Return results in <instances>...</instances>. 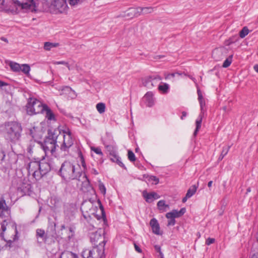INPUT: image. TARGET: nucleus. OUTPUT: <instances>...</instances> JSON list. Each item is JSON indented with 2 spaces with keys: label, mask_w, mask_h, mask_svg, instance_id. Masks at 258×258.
<instances>
[{
  "label": "nucleus",
  "mask_w": 258,
  "mask_h": 258,
  "mask_svg": "<svg viewBox=\"0 0 258 258\" xmlns=\"http://www.w3.org/2000/svg\"><path fill=\"white\" fill-rule=\"evenodd\" d=\"M34 0H27L25 2L20 3L18 0H0V11L14 12L13 6H18L26 12H34L37 10V6Z\"/></svg>",
  "instance_id": "1"
},
{
  "label": "nucleus",
  "mask_w": 258,
  "mask_h": 258,
  "mask_svg": "<svg viewBox=\"0 0 258 258\" xmlns=\"http://www.w3.org/2000/svg\"><path fill=\"white\" fill-rule=\"evenodd\" d=\"M0 217L2 219L4 218L2 220L1 228L3 232L5 231L6 230L7 226H8L9 228H11L12 230L14 231L15 235L11 239H6L4 238V234H2V237L4 239L5 241L8 242H12L18 239L17 236V231L16 229V226L14 223L11 221V216H10V210L7 206L5 201H0Z\"/></svg>",
  "instance_id": "2"
},
{
  "label": "nucleus",
  "mask_w": 258,
  "mask_h": 258,
  "mask_svg": "<svg viewBox=\"0 0 258 258\" xmlns=\"http://www.w3.org/2000/svg\"><path fill=\"white\" fill-rule=\"evenodd\" d=\"M34 1L37 6V10L34 12L42 10L56 14L66 12L68 8L66 0H42V8L39 7L36 0Z\"/></svg>",
  "instance_id": "3"
},
{
  "label": "nucleus",
  "mask_w": 258,
  "mask_h": 258,
  "mask_svg": "<svg viewBox=\"0 0 258 258\" xmlns=\"http://www.w3.org/2000/svg\"><path fill=\"white\" fill-rule=\"evenodd\" d=\"M60 132L58 131V134L56 131L53 133L49 132L48 136L46 138L43 143L37 145H40L45 153V155H53L54 154L56 148V140Z\"/></svg>",
  "instance_id": "4"
},
{
  "label": "nucleus",
  "mask_w": 258,
  "mask_h": 258,
  "mask_svg": "<svg viewBox=\"0 0 258 258\" xmlns=\"http://www.w3.org/2000/svg\"><path fill=\"white\" fill-rule=\"evenodd\" d=\"M59 174L66 181L74 179L80 180L81 176L80 172L76 171L75 166L70 162H63L59 170Z\"/></svg>",
  "instance_id": "5"
},
{
  "label": "nucleus",
  "mask_w": 258,
  "mask_h": 258,
  "mask_svg": "<svg viewBox=\"0 0 258 258\" xmlns=\"http://www.w3.org/2000/svg\"><path fill=\"white\" fill-rule=\"evenodd\" d=\"M21 131V125L17 122H10L6 124V137L12 141L19 139Z\"/></svg>",
  "instance_id": "6"
},
{
  "label": "nucleus",
  "mask_w": 258,
  "mask_h": 258,
  "mask_svg": "<svg viewBox=\"0 0 258 258\" xmlns=\"http://www.w3.org/2000/svg\"><path fill=\"white\" fill-rule=\"evenodd\" d=\"M27 112L29 115L43 112L46 105L42 104L35 98H30L27 104Z\"/></svg>",
  "instance_id": "7"
},
{
  "label": "nucleus",
  "mask_w": 258,
  "mask_h": 258,
  "mask_svg": "<svg viewBox=\"0 0 258 258\" xmlns=\"http://www.w3.org/2000/svg\"><path fill=\"white\" fill-rule=\"evenodd\" d=\"M63 142L60 145V149L66 154L69 152V149L74 144V139L71 131L69 129H66L62 131Z\"/></svg>",
  "instance_id": "8"
},
{
  "label": "nucleus",
  "mask_w": 258,
  "mask_h": 258,
  "mask_svg": "<svg viewBox=\"0 0 258 258\" xmlns=\"http://www.w3.org/2000/svg\"><path fill=\"white\" fill-rule=\"evenodd\" d=\"M104 231L102 229H99L90 234L91 242L94 246L105 244L106 241L105 240L104 236Z\"/></svg>",
  "instance_id": "9"
},
{
  "label": "nucleus",
  "mask_w": 258,
  "mask_h": 258,
  "mask_svg": "<svg viewBox=\"0 0 258 258\" xmlns=\"http://www.w3.org/2000/svg\"><path fill=\"white\" fill-rule=\"evenodd\" d=\"M162 80V78L159 75L149 76L144 77L142 79L143 86L149 89H151L156 87L159 81Z\"/></svg>",
  "instance_id": "10"
},
{
  "label": "nucleus",
  "mask_w": 258,
  "mask_h": 258,
  "mask_svg": "<svg viewBox=\"0 0 258 258\" xmlns=\"http://www.w3.org/2000/svg\"><path fill=\"white\" fill-rule=\"evenodd\" d=\"M104 245L105 244H102L99 245L98 246H95V247H94L93 250H90L89 251L85 250L83 251L82 255L84 258H85V255L86 254L87 255L88 253L89 256H92V254L94 253V254L96 253L97 254L96 257L104 258Z\"/></svg>",
  "instance_id": "11"
},
{
  "label": "nucleus",
  "mask_w": 258,
  "mask_h": 258,
  "mask_svg": "<svg viewBox=\"0 0 258 258\" xmlns=\"http://www.w3.org/2000/svg\"><path fill=\"white\" fill-rule=\"evenodd\" d=\"M39 166L38 161H30L26 166L28 175L32 174L35 178L39 177Z\"/></svg>",
  "instance_id": "12"
},
{
  "label": "nucleus",
  "mask_w": 258,
  "mask_h": 258,
  "mask_svg": "<svg viewBox=\"0 0 258 258\" xmlns=\"http://www.w3.org/2000/svg\"><path fill=\"white\" fill-rule=\"evenodd\" d=\"M59 91L60 95H64L69 99H74L77 96L75 91L69 86L63 87Z\"/></svg>",
  "instance_id": "13"
},
{
  "label": "nucleus",
  "mask_w": 258,
  "mask_h": 258,
  "mask_svg": "<svg viewBox=\"0 0 258 258\" xmlns=\"http://www.w3.org/2000/svg\"><path fill=\"white\" fill-rule=\"evenodd\" d=\"M39 177L45 175L52 168L49 163L44 161L39 162Z\"/></svg>",
  "instance_id": "14"
},
{
  "label": "nucleus",
  "mask_w": 258,
  "mask_h": 258,
  "mask_svg": "<svg viewBox=\"0 0 258 258\" xmlns=\"http://www.w3.org/2000/svg\"><path fill=\"white\" fill-rule=\"evenodd\" d=\"M130 10L131 13H134V15L136 16L140 15L141 13L143 14H147L151 13L153 11V9L151 7H139L137 9L131 8Z\"/></svg>",
  "instance_id": "15"
},
{
  "label": "nucleus",
  "mask_w": 258,
  "mask_h": 258,
  "mask_svg": "<svg viewBox=\"0 0 258 258\" xmlns=\"http://www.w3.org/2000/svg\"><path fill=\"white\" fill-rule=\"evenodd\" d=\"M186 212L184 208H181L180 211H178L176 210H172L171 212L167 213L166 214V218H178L182 216Z\"/></svg>",
  "instance_id": "16"
},
{
  "label": "nucleus",
  "mask_w": 258,
  "mask_h": 258,
  "mask_svg": "<svg viewBox=\"0 0 258 258\" xmlns=\"http://www.w3.org/2000/svg\"><path fill=\"white\" fill-rule=\"evenodd\" d=\"M36 236L37 241L39 243H42L43 241H46L47 238V235L45 231L42 229H37L36 231Z\"/></svg>",
  "instance_id": "17"
},
{
  "label": "nucleus",
  "mask_w": 258,
  "mask_h": 258,
  "mask_svg": "<svg viewBox=\"0 0 258 258\" xmlns=\"http://www.w3.org/2000/svg\"><path fill=\"white\" fill-rule=\"evenodd\" d=\"M154 94L152 92H148L144 96L145 103L148 107H152L154 104Z\"/></svg>",
  "instance_id": "18"
},
{
  "label": "nucleus",
  "mask_w": 258,
  "mask_h": 258,
  "mask_svg": "<svg viewBox=\"0 0 258 258\" xmlns=\"http://www.w3.org/2000/svg\"><path fill=\"white\" fill-rule=\"evenodd\" d=\"M150 224L153 232L157 235L160 234V227L157 220L155 218H153L151 220Z\"/></svg>",
  "instance_id": "19"
},
{
  "label": "nucleus",
  "mask_w": 258,
  "mask_h": 258,
  "mask_svg": "<svg viewBox=\"0 0 258 258\" xmlns=\"http://www.w3.org/2000/svg\"><path fill=\"white\" fill-rule=\"evenodd\" d=\"M43 112H45V117L49 120H55V118L54 113L46 105V108L44 110Z\"/></svg>",
  "instance_id": "20"
},
{
  "label": "nucleus",
  "mask_w": 258,
  "mask_h": 258,
  "mask_svg": "<svg viewBox=\"0 0 258 258\" xmlns=\"http://www.w3.org/2000/svg\"><path fill=\"white\" fill-rule=\"evenodd\" d=\"M110 160L118 164L120 167H124V164L120 161V158L116 154V152L113 154H110Z\"/></svg>",
  "instance_id": "21"
},
{
  "label": "nucleus",
  "mask_w": 258,
  "mask_h": 258,
  "mask_svg": "<svg viewBox=\"0 0 258 258\" xmlns=\"http://www.w3.org/2000/svg\"><path fill=\"white\" fill-rule=\"evenodd\" d=\"M59 46L58 43H52L50 42H45L44 43V49L46 51H49L52 48L57 47Z\"/></svg>",
  "instance_id": "22"
},
{
  "label": "nucleus",
  "mask_w": 258,
  "mask_h": 258,
  "mask_svg": "<svg viewBox=\"0 0 258 258\" xmlns=\"http://www.w3.org/2000/svg\"><path fill=\"white\" fill-rule=\"evenodd\" d=\"M9 65L11 68V69L15 72H19L21 69L20 64L15 62L10 61Z\"/></svg>",
  "instance_id": "23"
},
{
  "label": "nucleus",
  "mask_w": 258,
  "mask_h": 258,
  "mask_svg": "<svg viewBox=\"0 0 258 258\" xmlns=\"http://www.w3.org/2000/svg\"><path fill=\"white\" fill-rule=\"evenodd\" d=\"M59 258H78V257L76 254L72 252L66 251L62 252Z\"/></svg>",
  "instance_id": "24"
},
{
  "label": "nucleus",
  "mask_w": 258,
  "mask_h": 258,
  "mask_svg": "<svg viewBox=\"0 0 258 258\" xmlns=\"http://www.w3.org/2000/svg\"><path fill=\"white\" fill-rule=\"evenodd\" d=\"M222 54V51L219 49H215L212 52L213 57L216 60H218L221 58Z\"/></svg>",
  "instance_id": "25"
},
{
  "label": "nucleus",
  "mask_w": 258,
  "mask_h": 258,
  "mask_svg": "<svg viewBox=\"0 0 258 258\" xmlns=\"http://www.w3.org/2000/svg\"><path fill=\"white\" fill-rule=\"evenodd\" d=\"M143 196L148 203H151L154 201V197H153L152 192L147 193L146 191H144Z\"/></svg>",
  "instance_id": "26"
},
{
  "label": "nucleus",
  "mask_w": 258,
  "mask_h": 258,
  "mask_svg": "<svg viewBox=\"0 0 258 258\" xmlns=\"http://www.w3.org/2000/svg\"><path fill=\"white\" fill-rule=\"evenodd\" d=\"M157 206L160 210L165 211V208H169V205L165 204L164 200H160L157 203Z\"/></svg>",
  "instance_id": "27"
},
{
  "label": "nucleus",
  "mask_w": 258,
  "mask_h": 258,
  "mask_svg": "<svg viewBox=\"0 0 258 258\" xmlns=\"http://www.w3.org/2000/svg\"><path fill=\"white\" fill-rule=\"evenodd\" d=\"M105 104L103 103L100 102L96 105V109L100 114L103 113L105 112Z\"/></svg>",
  "instance_id": "28"
},
{
  "label": "nucleus",
  "mask_w": 258,
  "mask_h": 258,
  "mask_svg": "<svg viewBox=\"0 0 258 258\" xmlns=\"http://www.w3.org/2000/svg\"><path fill=\"white\" fill-rule=\"evenodd\" d=\"M169 88V85L166 83L160 84L158 86L159 90L163 93H167Z\"/></svg>",
  "instance_id": "29"
},
{
  "label": "nucleus",
  "mask_w": 258,
  "mask_h": 258,
  "mask_svg": "<svg viewBox=\"0 0 258 258\" xmlns=\"http://www.w3.org/2000/svg\"><path fill=\"white\" fill-rule=\"evenodd\" d=\"M197 187L194 185L191 186L187 190L186 194L187 197L190 198L192 195L195 194L197 190Z\"/></svg>",
  "instance_id": "30"
},
{
  "label": "nucleus",
  "mask_w": 258,
  "mask_h": 258,
  "mask_svg": "<svg viewBox=\"0 0 258 258\" xmlns=\"http://www.w3.org/2000/svg\"><path fill=\"white\" fill-rule=\"evenodd\" d=\"M21 67V69L20 71H21L23 73H24L25 74H28L30 71V66L27 64H23Z\"/></svg>",
  "instance_id": "31"
},
{
  "label": "nucleus",
  "mask_w": 258,
  "mask_h": 258,
  "mask_svg": "<svg viewBox=\"0 0 258 258\" xmlns=\"http://www.w3.org/2000/svg\"><path fill=\"white\" fill-rule=\"evenodd\" d=\"M249 33V30L246 27H244L239 32V36L241 38L245 37Z\"/></svg>",
  "instance_id": "32"
},
{
  "label": "nucleus",
  "mask_w": 258,
  "mask_h": 258,
  "mask_svg": "<svg viewBox=\"0 0 258 258\" xmlns=\"http://www.w3.org/2000/svg\"><path fill=\"white\" fill-rule=\"evenodd\" d=\"M233 55H231L229 56L223 62L222 67L223 68H227L229 67L232 62V59Z\"/></svg>",
  "instance_id": "33"
},
{
  "label": "nucleus",
  "mask_w": 258,
  "mask_h": 258,
  "mask_svg": "<svg viewBox=\"0 0 258 258\" xmlns=\"http://www.w3.org/2000/svg\"><path fill=\"white\" fill-rule=\"evenodd\" d=\"M105 148L109 153V154H113L116 152V148L112 145H105Z\"/></svg>",
  "instance_id": "34"
},
{
  "label": "nucleus",
  "mask_w": 258,
  "mask_h": 258,
  "mask_svg": "<svg viewBox=\"0 0 258 258\" xmlns=\"http://www.w3.org/2000/svg\"><path fill=\"white\" fill-rule=\"evenodd\" d=\"M230 148V146H228V147H225L223 148V150L221 152V154L219 157V160H222L224 157L228 153L229 150Z\"/></svg>",
  "instance_id": "35"
},
{
  "label": "nucleus",
  "mask_w": 258,
  "mask_h": 258,
  "mask_svg": "<svg viewBox=\"0 0 258 258\" xmlns=\"http://www.w3.org/2000/svg\"><path fill=\"white\" fill-rule=\"evenodd\" d=\"M203 114L200 113L199 115V118L196 120V128H200L201 126L202 121V118H203Z\"/></svg>",
  "instance_id": "36"
},
{
  "label": "nucleus",
  "mask_w": 258,
  "mask_h": 258,
  "mask_svg": "<svg viewBox=\"0 0 258 258\" xmlns=\"http://www.w3.org/2000/svg\"><path fill=\"white\" fill-rule=\"evenodd\" d=\"M127 156L129 160L131 161V162H134L136 159L134 153L131 150L128 151Z\"/></svg>",
  "instance_id": "37"
},
{
  "label": "nucleus",
  "mask_w": 258,
  "mask_h": 258,
  "mask_svg": "<svg viewBox=\"0 0 258 258\" xmlns=\"http://www.w3.org/2000/svg\"><path fill=\"white\" fill-rule=\"evenodd\" d=\"M35 143L34 141H31L30 145L28 147L27 150L30 154H32L33 153V150L34 147H35Z\"/></svg>",
  "instance_id": "38"
},
{
  "label": "nucleus",
  "mask_w": 258,
  "mask_h": 258,
  "mask_svg": "<svg viewBox=\"0 0 258 258\" xmlns=\"http://www.w3.org/2000/svg\"><path fill=\"white\" fill-rule=\"evenodd\" d=\"M91 149L92 151H94L97 154L100 155L101 156L103 155V153L102 152L100 148L92 147L91 148Z\"/></svg>",
  "instance_id": "39"
},
{
  "label": "nucleus",
  "mask_w": 258,
  "mask_h": 258,
  "mask_svg": "<svg viewBox=\"0 0 258 258\" xmlns=\"http://www.w3.org/2000/svg\"><path fill=\"white\" fill-rule=\"evenodd\" d=\"M148 180L149 181H152V183L155 184H158L159 181V179L154 176H151L149 178Z\"/></svg>",
  "instance_id": "40"
},
{
  "label": "nucleus",
  "mask_w": 258,
  "mask_h": 258,
  "mask_svg": "<svg viewBox=\"0 0 258 258\" xmlns=\"http://www.w3.org/2000/svg\"><path fill=\"white\" fill-rule=\"evenodd\" d=\"M99 188L101 193L105 195L106 193V188L102 182H99Z\"/></svg>",
  "instance_id": "41"
},
{
  "label": "nucleus",
  "mask_w": 258,
  "mask_h": 258,
  "mask_svg": "<svg viewBox=\"0 0 258 258\" xmlns=\"http://www.w3.org/2000/svg\"><path fill=\"white\" fill-rule=\"evenodd\" d=\"M154 248L156 251L159 253L161 258H164L163 254L161 252L160 246L158 245H155L154 246Z\"/></svg>",
  "instance_id": "42"
},
{
  "label": "nucleus",
  "mask_w": 258,
  "mask_h": 258,
  "mask_svg": "<svg viewBox=\"0 0 258 258\" xmlns=\"http://www.w3.org/2000/svg\"><path fill=\"white\" fill-rule=\"evenodd\" d=\"M82 0H69V4L71 6H75L82 2Z\"/></svg>",
  "instance_id": "43"
},
{
  "label": "nucleus",
  "mask_w": 258,
  "mask_h": 258,
  "mask_svg": "<svg viewBox=\"0 0 258 258\" xmlns=\"http://www.w3.org/2000/svg\"><path fill=\"white\" fill-rule=\"evenodd\" d=\"M199 101L200 102V106H201V114H204V111H205L204 107V106L205 105V100L204 99V100H200Z\"/></svg>",
  "instance_id": "44"
},
{
  "label": "nucleus",
  "mask_w": 258,
  "mask_h": 258,
  "mask_svg": "<svg viewBox=\"0 0 258 258\" xmlns=\"http://www.w3.org/2000/svg\"><path fill=\"white\" fill-rule=\"evenodd\" d=\"M169 220L168 221L167 226H173L175 223V220L173 218H167Z\"/></svg>",
  "instance_id": "45"
},
{
  "label": "nucleus",
  "mask_w": 258,
  "mask_h": 258,
  "mask_svg": "<svg viewBox=\"0 0 258 258\" xmlns=\"http://www.w3.org/2000/svg\"><path fill=\"white\" fill-rule=\"evenodd\" d=\"M215 240L214 238H208L206 241V244L207 245H210L212 243H213L215 242Z\"/></svg>",
  "instance_id": "46"
},
{
  "label": "nucleus",
  "mask_w": 258,
  "mask_h": 258,
  "mask_svg": "<svg viewBox=\"0 0 258 258\" xmlns=\"http://www.w3.org/2000/svg\"><path fill=\"white\" fill-rule=\"evenodd\" d=\"M198 100H199V101L204 99L203 97L202 92H201V91L199 89L198 90Z\"/></svg>",
  "instance_id": "47"
},
{
  "label": "nucleus",
  "mask_w": 258,
  "mask_h": 258,
  "mask_svg": "<svg viewBox=\"0 0 258 258\" xmlns=\"http://www.w3.org/2000/svg\"><path fill=\"white\" fill-rule=\"evenodd\" d=\"M68 63V62H66L65 61H55L53 62L54 64H63L65 66H67Z\"/></svg>",
  "instance_id": "48"
},
{
  "label": "nucleus",
  "mask_w": 258,
  "mask_h": 258,
  "mask_svg": "<svg viewBox=\"0 0 258 258\" xmlns=\"http://www.w3.org/2000/svg\"><path fill=\"white\" fill-rule=\"evenodd\" d=\"M153 197H154V200L155 199H158L160 198V196L155 192H152Z\"/></svg>",
  "instance_id": "49"
},
{
  "label": "nucleus",
  "mask_w": 258,
  "mask_h": 258,
  "mask_svg": "<svg viewBox=\"0 0 258 258\" xmlns=\"http://www.w3.org/2000/svg\"><path fill=\"white\" fill-rule=\"evenodd\" d=\"M134 245L136 251H137L139 252H142L141 249L136 244H134Z\"/></svg>",
  "instance_id": "50"
},
{
  "label": "nucleus",
  "mask_w": 258,
  "mask_h": 258,
  "mask_svg": "<svg viewBox=\"0 0 258 258\" xmlns=\"http://www.w3.org/2000/svg\"><path fill=\"white\" fill-rule=\"evenodd\" d=\"M175 76V73H172L170 74H168L167 76H165L166 79H168L170 78V77H174Z\"/></svg>",
  "instance_id": "51"
},
{
  "label": "nucleus",
  "mask_w": 258,
  "mask_h": 258,
  "mask_svg": "<svg viewBox=\"0 0 258 258\" xmlns=\"http://www.w3.org/2000/svg\"><path fill=\"white\" fill-rule=\"evenodd\" d=\"M66 66L68 68L69 70H71L73 69V64H70L69 63H68V64H67Z\"/></svg>",
  "instance_id": "52"
},
{
  "label": "nucleus",
  "mask_w": 258,
  "mask_h": 258,
  "mask_svg": "<svg viewBox=\"0 0 258 258\" xmlns=\"http://www.w3.org/2000/svg\"><path fill=\"white\" fill-rule=\"evenodd\" d=\"M186 115H187V113H186V112H185V111H182V116H181V117H180V118H181V119H183V118H184V117H185V116H186Z\"/></svg>",
  "instance_id": "53"
},
{
  "label": "nucleus",
  "mask_w": 258,
  "mask_h": 258,
  "mask_svg": "<svg viewBox=\"0 0 258 258\" xmlns=\"http://www.w3.org/2000/svg\"><path fill=\"white\" fill-rule=\"evenodd\" d=\"M1 40H2L3 41H5V42H6L7 43H8V40L6 38H5L4 37H2L1 38Z\"/></svg>",
  "instance_id": "54"
},
{
  "label": "nucleus",
  "mask_w": 258,
  "mask_h": 258,
  "mask_svg": "<svg viewBox=\"0 0 258 258\" xmlns=\"http://www.w3.org/2000/svg\"><path fill=\"white\" fill-rule=\"evenodd\" d=\"M6 83L0 80V87H2L4 86H6Z\"/></svg>",
  "instance_id": "55"
},
{
  "label": "nucleus",
  "mask_w": 258,
  "mask_h": 258,
  "mask_svg": "<svg viewBox=\"0 0 258 258\" xmlns=\"http://www.w3.org/2000/svg\"><path fill=\"white\" fill-rule=\"evenodd\" d=\"M253 69L256 72L258 73V64H255L254 66Z\"/></svg>",
  "instance_id": "56"
},
{
  "label": "nucleus",
  "mask_w": 258,
  "mask_h": 258,
  "mask_svg": "<svg viewBox=\"0 0 258 258\" xmlns=\"http://www.w3.org/2000/svg\"><path fill=\"white\" fill-rule=\"evenodd\" d=\"M200 128H196V130L194 133V136H196L198 132H199V130Z\"/></svg>",
  "instance_id": "57"
},
{
  "label": "nucleus",
  "mask_w": 258,
  "mask_h": 258,
  "mask_svg": "<svg viewBox=\"0 0 258 258\" xmlns=\"http://www.w3.org/2000/svg\"><path fill=\"white\" fill-rule=\"evenodd\" d=\"M188 198H189V197H187L186 195H185V197L182 199V202L185 203L187 201V199Z\"/></svg>",
  "instance_id": "58"
},
{
  "label": "nucleus",
  "mask_w": 258,
  "mask_h": 258,
  "mask_svg": "<svg viewBox=\"0 0 258 258\" xmlns=\"http://www.w3.org/2000/svg\"><path fill=\"white\" fill-rule=\"evenodd\" d=\"M251 258H258V253L253 254Z\"/></svg>",
  "instance_id": "59"
},
{
  "label": "nucleus",
  "mask_w": 258,
  "mask_h": 258,
  "mask_svg": "<svg viewBox=\"0 0 258 258\" xmlns=\"http://www.w3.org/2000/svg\"><path fill=\"white\" fill-rule=\"evenodd\" d=\"M212 183H213V181H210L208 183V186L209 187H211L212 186Z\"/></svg>",
  "instance_id": "60"
},
{
  "label": "nucleus",
  "mask_w": 258,
  "mask_h": 258,
  "mask_svg": "<svg viewBox=\"0 0 258 258\" xmlns=\"http://www.w3.org/2000/svg\"><path fill=\"white\" fill-rule=\"evenodd\" d=\"M82 166L83 167L85 168H86V165L85 164V161L84 160V159H82Z\"/></svg>",
  "instance_id": "61"
},
{
  "label": "nucleus",
  "mask_w": 258,
  "mask_h": 258,
  "mask_svg": "<svg viewBox=\"0 0 258 258\" xmlns=\"http://www.w3.org/2000/svg\"><path fill=\"white\" fill-rule=\"evenodd\" d=\"M251 191L250 190V187H248V188H247L246 189V194H247L248 192H250Z\"/></svg>",
  "instance_id": "62"
},
{
  "label": "nucleus",
  "mask_w": 258,
  "mask_h": 258,
  "mask_svg": "<svg viewBox=\"0 0 258 258\" xmlns=\"http://www.w3.org/2000/svg\"><path fill=\"white\" fill-rule=\"evenodd\" d=\"M226 109H227V108H226V106L223 107V110H224V111H226Z\"/></svg>",
  "instance_id": "63"
},
{
  "label": "nucleus",
  "mask_w": 258,
  "mask_h": 258,
  "mask_svg": "<svg viewBox=\"0 0 258 258\" xmlns=\"http://www.w3.org/2000/svg\"><path fill=\"white\" fill-rule=\"evenodd\" d=\"M84 177L86 179L88 180V179H87V178L86 177V175L85 174L84 175Z\"/></svg>",
  "instance_id": "64"
}]
</instances>
